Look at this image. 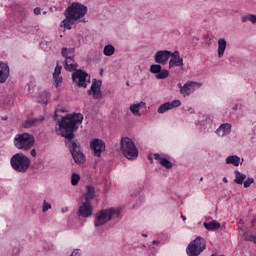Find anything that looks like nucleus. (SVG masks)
I'll return each mask as SVG.
<instances>
[{"label": "nucleus", "mask_w": 256, "mask_h": 256, "mask_svg": "<svg viewBox=\"0 0 256 256\" xmlns=\"http://www.w3.org/2000/svg\"><path fill=\"white\" fill-rule=\"evenodd\" d=\"M81 123H83V114L81 113L68 114L62 117L59 122L61 136L67 139L68 143H71L75 137L74 133L79 129L78 125Z\"/></svg>", "instance_id": "f257e3e1"}, {"label": "nucleus", "mask_w": 256, "mask_h": 256, "mask_svg": "<svg viewBox=\"0 0 256 256\" xmlns=\"http://www.w3.org/2000/svg\"><path fill=\"white\" fill-rule=\"evenodd\" d=\"M10 165L17 173H26L29 167H31V159L23 153H17L11 157Z\"/></svg>", "instance_id": "f03ea898"}, {"label": "nucleus", "mask_w": 256, "mask_h": 256, "mask_svg": "<svg viewBox=\"0 0 256 256\" xmlns=\"http://www.w3.org/2000/svg\"><path fill=\"white\" fill-rule=\"evenodd\" d=\"M120 149L124 157L133 161L139 157V150H137V146H135V142L129 137H124L120 141Z\"/></svg>", "instance_id": "7ed1b4c3"}, {"label": "nucleus", "mask_w": 256, "mask_h": 256, "mask_svg": "<svg viewBox=\"0 0 256 256\" xmlns=\"http://www.w3.org/2000/svg\"><path fill=\"white\" fill-rule=\"evenodd\" d=\"M14 145L16 149L29 151L35 145V137L27 132L17 134L14 137Z\"/></svg>", "instance_id": "20e7f679"}, {"label": "nucleus", "mask_w": 256, "mask_h": 256, "mask_svg": "<svg viewBox=\"0 0 256 256\" xmlns=\"http://www.w3.org/2000/svg\"><path fill=\"white\" fill-rule=\"evenodd\" d=\"M85 15H87V6L79 2L72 3L65 11L66 19H73V21H79Z\"/></svg>", "instance_id": "39448f33"}, {"label": "nucleus", "mask_w": 256, "mask_h": 256, "mask_svg": "<svg viewBox=\"0 0 256 256\" xmlns=\"http://www.w3.org/2000/svg\"><path fill=\"white\" fill-rule=\"evenodd\" d=\"M119 210L115 208H109L105 210H101L95 219V227H101V225H105V223L111 221V219H117L119 217Z\"/></svg>", "instance_id": "423d86ee"}, {"label": "nucleus", "mask_w": 256, "mask_h": 256, "mask_svg": "<svg viewBox=\"0 0 256 256\" xmlns=\"http://www.w3.org/2000/svg\"><path fill=\"white\" fill-rule=\"evenodd\" d=\"M207 247V242L204 240L203 237L198 236L196 239L188 245L186 252L189 256H198L205 251Z\"/></svg>", "instance_id": "0eeeda50"}, {"label": "nucleus", "mask_w": 256, "mask_h": 256, "mask_svg": "<svg viewBox=\"0 0 256 256\" xmlns=\"http://www.w3.org/2000/svg\"><path fill=\"white\" fill-rule=\"evenodd\" d=\"M62 57L65 58L64 69L66 71H76L77 64L75 63V48H62Z\"/></svg>", "instance_id": "6e6552de"}, {"label": "nucleus", "mask_w": 256, "mask_h": 256, "mask_svg": "<svg viewBox=\"0 0 256 256\" xmlns=\"http://www.w3.org/2000/svg\"><path fill=\"white\" fill-rule=\"evenodd\" d=\"M72 81L76 83L77 87L87 89V85L91 83V76L83 70H74L72 73Z\"/></svg>", "instance_id": "1a4fd4ad"}, {"label": "nucleus", "mask_w": 256, "mask_h": 256, "mask_svg": "<svg viewBox=\"0 0 256 256\" xmlns=\"http://www.w3.org/2000/svg\"><path fill=\"white\" fill-rule=\"evenodd\" d=\"M67 145L70 149V153L78 165H82V163H85V154L81 151V146L77 144L75 141L67 142Z\"/></svg>", "instance_id": "9d476101"}, {"label": "nucleus", "mask_w": 256, "mask_h": 256, "mask_svg": "<svg viewBox=\"0 0 256 256\" xmlns=\"http://www.w3.org/2000/svg\"><path fill=\"white\" fill-rule=\"evenodd\" d=\"M178 87L180 89L181 95L183 97H189L191 93H195L197 89H201L203 87V83L201 82H195V81H188L184 85H181V83H178Z\"/></svg>", "instance_id": "9b49d317"}, {"label": "nucleus", "mask_w": 256, "mask_h": 256, "mask_svg": "<svg viewBox=\"0 0 256 256\" xmlns=\"http://www.w3.org/2000/svg\"><path fill=\"white\" fill-rule=\"evenodd\" d=\"M90 149H92L94 157H101V153L105 151V142L101 139L95 138L90 142Z\"/></svg>", "instance_id": "f8f14e48"}, {"label": "nucleus", "mask_w": 256, "mask_h": 256, "mask_svg": "<svg viewBox=\"0 0 256 256\" xmlns=\"http://www.w3.org/2000/svg\"><path fill=\"white\" fill-rule=\"evenodd\" d=\"M169 59H171V51L169 50H160L154 56L155 63L159 65H167Z\"/></svg>", "instance_id": "ddd939ff"}, {"label": "nucleus", "mask_w": 256, "mask_h": 256, "mask_svg": "<svg viewBox=\"0 0 256 256\" xmlns=\"http://www.w3.org/2000/svg\"><path fill=\"white\" fill-rule=\"evenodd\" d=\"M91 215H93V206L91 205V202L85 200L78 209V216L87 218L91 217Z\"/></svg>", "instance_id": "4468645a"}, {"label": "nucleus", "mask_w": 256, "mask_h": 256, "mask_svg": "<svg viewBox=\"0 0 256 256\" xmlns=\"http://www.w3.org/2000/svg\"><path fill=\"white\" fill-rule=\"evenodd\" d=\"M101 80L96 81L95 79L92 82V85L90 87V90L88 91V95H92L93 99H101Z\"/></svg>", "instance_id": "2eb2a0df"}, {"label": "nucleus", "mask_w": 256, "mask_h": 256, "mask_svg": "<svg viewBox=\"0 0 256 256\" xmlns=\"http://www.w3.org/2000/svg\"><path fill=\"white\" fill-rule=\"evenodd\" d=\"M177 107H181V100H173L172 102H166L158 107V113H167V111H171V109H177Z\"/></svg>", "instance_id": "dca6fc26"}, {"label": "nucleus", "mask_w": 256, "mask_h": 256, "mask_svg": "<svg viewBox=\"0 0 256 256\" xmlns=\"http://www.w3.org/2000/svg\"><path fill=\"white\" fill-rule=\"evenodd\" d=\"M183 65V58L179 55V51L171 52L169 69H173V67H183Z\"/></svg>", "instance_id": "f3484780"}, {"label": "nucleus", "mask_w": 256, "mask_h": 256, "mask_svg": "<svg viewBox=\"0 0 256 256\" xmlns=\"http://www.w3.org/2000/svg\"><path fill=\"white\" fill-rule=\"evenodd\" d=\"M231 127L232 126L229 123L221 124L216 130V135H218V137H225L229 135L231 133Z\"/></svg>", "instance_id": "a211bd4d"}, {"label": "nucleus", "mask_w": 256, "mask_h": 256, "mask_svg": "<svg viewBox=\"0 0 256 256\" xmlns=\"http://www.w3.org/2000/svg\"><path fill=\"white\" fill-rule=\"evenodd\" d=\"M9 79V66L0 62V83H5Z\"/></svg>", "instance_id": "6ab92c4d"}, {"label": "nucleus", "mask_w": 256, "mask_h": 256, "mask_svg": "<svg viewBox=\"0 0 256 256\" xmlns=\"http://www.w3.org/2000/svg\"><path fill=\"white\" fill-rule=\"evenodd\" d=\"M43 121H45V117L43 116H40L39 118H31L24 122L23 127L29 129V127L39 125L40 123H43Z\"/></svg>", "instance_id": "aec40b11"}, {"label": "nucleus", "mask_w": 256, "mask_h": 256, "mask_svg": "<svg viewBox=\"0 0 256 256\" xmlns=\"http://www.w3.org/2000/svg\"><path fill=\"white\" fill-rule=\"evenodd\" d=\"M61 69H63V67L57 64L53 73L54 85L56 88L59 87V84L63 82V78L60 76Z\"/></svg>", "instance_id": "412c9836"}, {"label": "nucleus", "mask_w": 256, "mask_h": 256, "mask_svg": "<svg viewBox=\"0 0 256 256\" xmlns=\"http://www.w3.org/2000/svg\"><path fill=\"white\" fill-rule=\"evenodd\" d=\"M154 159L159 161L160 165L165 167V169H173V163L168 159L161 157V154H154Z\"/></svg>", "instance_id": "4be33fe9"}, {"label": "nucleus", "mask_w": 256, "mask_h": 256, "mask_svg": "<svg viewBox=\"0 0 256 256\" xmlns=\"http://www.w3.org/2000/svg\"><path fill=\"white\" fill-rule=\"evenodd\" d=\"M203 226L207 231H217L221 229V223L217 222L216 220H212L211 222H204Z\"/></svg>", "instance_id": "5701e85b"}, {"label": "nucleus", "mask_w": 256, "mask_h": 256, "mask_svg": "<svg viewBox=\"0 0 256 256\" xmlns=\"http://www.w3.org/2000/svg\"><path fill=\"white\" fill-rule=\"evenodd\" d=\"M227 49V40L225 38H220L218 40V57H223L225 55V50Z\"/></svg>", "instance_id": "b1692460"}, {"label": "nucleus", "mask_w": 256, "mask_h": 256, "mask_svg": "<svg viewBox=\"0 0 256 256\" xmlns=\"http://www.w3.org/2000/svg\"><path fill=\"white\" fill-rule=\"evenodd\" d=\"M145 102H140L137 104L130 105V111L133 113V115H137L138 117H141V113L139 111L145 107Z\"/></svg>", "instance_id": "393cba45"}, {"label": "nucleus", "mask_w": 256, "mask_h": 256, "mask_svg": "<svg viewBox=\"0 0 256 256\" xmlns=\"http://www.w3.org/2000/svg\"><path fill=\"white\" fill-rule=\"evenodd\" d=\"M234 175H235L234 183H236L237 185H243L244 181L247 179V175L241 173L238 170L234 171Z\"/></svg>", "instance_id": "a878e982"}, {"label": "nucleus", "mask_w": 256, "mask_h": 256, "mask_svg": "<svg viewBox=\"0 0 256 256\" xmlns=\"http://www.w3.org/2000/svg\"><path fill=\"white\" fill-rule=\"evenodd\" d=\"M239 163H241V158L237 155L228 156L226 158L227 165H234V167H239Z\"/></svg>", "instance_id": "bb28decb"}, {"label": "nucleus", "mask_w": 256, "mask_h": 256, "mask_svg": "<svg viewBox=\"0 0 256 256\" xmlns=\"http://www.w3.org/2000/svg\"><path fill=\"white\" fill-rule=\"evenodd\" d=\"M86 189L85 201L91 202V199H95V188L92 185H89Z\"/></svg>", "instance_id": "cd10ccee"}, {"label": "nucleus", "mask_w": 256, "mask_h": 256, "mask_svg": "<svg viewBox=\"0 0 256 256\" xmlns=\"http://www.w3.org/2000/svg\"><path fill=\"white\" fill-rule=\"evenodd\" d=\"M103 53L106 57H111V55L115 54V46L108 44L104 47Z\"/></svg>", "instance_id": "c85d7f7f"}, {"label": "nucleus", "mask_w": 256, "mask_h": 256, "mask_svg": "<svg viewBox=\"0 0 256 256\" xmlns=\"http://www.w3.org/2000/svg\"><path fill=\"white\" fill-rule=\"evenodd\" d=\"M247 21H250L251 23H256V15L249 14L247 16L242 17V23H247Z\"/></svg>", "instance_id": "c756f323"}, {"label": "nucleus", "mask_w": 256, "mask_h": 256, "mask_svg": "<svg viewBox=\"0 0 256 256\" xmlns=\"http://www.w3.org/2000/svg\"><path fill=\"white\" fill-rule=\"evenodd\" d=\"M167 77H169V71L166 69L160 70V72L156 74V79H167Z\"/></svg>", "instance_id": "7c9ffc66"}, {"label": "nucleus", "mask_w": 256, "mask_h": 256, "mask_svg": "<svg viewBox=\"0 0 256 256\" xmlns=\"http://www.w3.org/2000/svg\"><path fill=\"white\" fill-rule=\"evenodd\" d=\"M79 181H81V176L77 173H73L71 176V185H79Z\"/></svg>", "instance_id": "2f4dec72"}, {"label": "nucleus", "mask_w": 256, "mask_h": 256, "mask_svg": "<svg viewBox=\"0 0 256 256\" xmlns=\"http://www.w3.org/2000/svg\"><path fill=\"white\" fill-rule=\"evenodd\" d=\"M73 20L71 18H66L65 20L62 21V25L64 26V29H71V26L73 25Z\"/></svg>", "instance_id": "473e14b6"}, {"label": "nucleus", "mask_w": 256, "mask_h": 256, "mask_svg": "<svg viewBox=\"0 0 256 256\" xmlns=\"http://www.w3.org/2000/svg\"><path fill=\"white\" fill-rule=\"evenodd\" d=\"M161 71V65L153 64L150 66V73L157 75Z\"/></svg>", "instance_id": "72a5a7b5"}, {"label": "nucleus", "mask_w": 256, "mask_h": 256, "mask_svg": "<svg viewBox=\"0 0 256 256\" xmlns=\"http://www.w3.org/2000/svg\"><path fill=\"white\" fill-rule=\"evenodd\" d=\"M243 183H244V188H245V189H249V187H251V185H253V183H255V179H253V178H248V179L245 180Z\"/></svg>", "instance_id": "f704fd0d"}, {"label": "nucleus", "mask_w": 256, "mask_h": 256, "mask_svg": "<svg viewBox=\"0 0 256 256\" xmlns=\"http://www.w3.org/2000/svg\"><path fill=\"white\" fill-rule=\"evenodd\" d=\"M48 209H51V204L47 203V201L44 200V202H43V207H42L43 213H46V211H47Z\"/></svg>", "instance_id": "c9c22d12"}, {"label": "nucleus", "mask_w": 256, "mask_h": 256, "mask_svg": "<svg viewBox=\"0 0 256 256\" xmlns=\"http://www.w3.org/2000/svg\"><path fill=\"white\" fill-rule=\"evenodd\" d=\"M59 113H63V109L57 108L55 111L54 119L57 121V118L59 117Z\"/></svg>", "instance_id": "e433bc0d"}, {"label": "nucleus", "mask_w": 256, "mask_h": 256, "mask_svg": "<svg viewBox=\"0 0 256 256\" xmlns=\"http://www.w3.org/2000/svg\"><path fill=\"white\" fill-rule=\"evenodd\" d=\"M34 15H41V8L36 7V8L34 9Z\"/></svg>", "instance_id": "4c0bfd02"}, {"label": "nucleus", "mask_w": 256, "mask_h": 256, "mask_svg": "<svg viewBox=\"0 0 256 256\" xmlns=\"http://www.w3.org/2000/svg\"><path fill=\"white\" fill-rule=\"evenodd\" d=\"M71 256H81V253L79 252V250H74V251L71 253Z\"/></svg>", "instance_id": "58836bf2"}, {"label": "nucleus", "mask_w": 256, "mask_h": 256, "mask_svg": "<svg viewBox=\"0 0 256 256\" xmlns=\"http://www.w3.org/2000/svg\"><path fill=\"white\" fill-rule=\"evenodd\" d=\"M30 154L32 155V157H37V151L35 149H32Z\"/></svg>", "instance_id": "ea45409f"}, {"label": "nucleus", "mask_w": 256, "mask_h": 256, "mask_svg": "<svg viewBox=\"0 0 256 256\" xmlns=\"http://www.w3.org/2000/svg\"><path fill=\"white\" fill-rule=\"evenodd\" d=\"M62 213H67V211H69V208L68 207H63L61 209Z\"/></svg>", "instance_id": "a19ab883"}, {"label": "nucleus", "mask_w": 256, "mask_h": 256, "mask_svg": "<svg viewBox=\"0 0 256 256\" xmlns=\"http://www.w3.org/2000/svg\"><path fill=\"white\" fill-rule=\"evenodd\" d=\"M152 243H153V245H159L160 242H159V240H154Z\"/></svg>", "instance_id": "79ce46f5"}, {"label": "nucleus", "mask_w": 256, "mask_h": 256, "mask_svg": "<svg viewBox=\"0 0 256 256\" xmlns=\"http://www.w3.org/2000/svg\"><path fill=\"white\" fill-rule=\"evenodd\" d=\"M222 181L223 183H228L227 177H224Z\"/></svg>", "instance_id": "37998d69"}, {"label": "nucleus", "mask_w": 256, "mask_h": 256, "mask_svg": "<svg viewBox=\"0 0 256 256\" xmlns=\"http://www.w3.org/2000/svg\"><path fill=\"white\" fill-rule=\"evenodd\" d=\"M43 103H44L45 105H47V98H45V99L43 100Z\"/></svg>", "instance_id": "c03bdc74"}, {"label": "nucleus", "mask_w": 256, "mask_h": 256, "mask_svg": "<svg viewBox=\"0 0 256 256\" xmlns=\"http://www.w3.org/2000/svg\"><path fill=\"white\" fill-rule=\"evenodd\" d=\"M181 217H182L183 221H187V217H185V216H181Z\"/></svg>", "instance_id": "a18cd8bd"}, {"label": "nucleus", "mask_w": 256, "mask_h": 256, "mask_svg": "<svg viewBox=\"0 0 256 256\" xmlns=\"http://www.w3.org/2000/svg\"><path fill=\"white\" fill-rule=\"evenodd\" d=\"M237 107H238L237 105L234 106V108H233L234 111H237Z\"/></svg>", "instance_id": "49530a36"}, {"label": "nucleus", "mask_w": 256, "mask_h": 256, "mask_svg": "<svg viewBox=\"0 0 256 256\" xmlns=\"http://www.w3.org/2000/svg\"><path fill=\"white\" fill-rule=\"evenodd\" d=\"M211 256H225V255L212 254Z\"/></svg>", "instance_id": "de8ad7c7"}, {"label": "nucleus", "mask_w": 256, "mask_h": 256, "mask_svg": "<svg viewBox=\"0 0 256 256\" xmlns=\"http://www.w3.org/2000/svg\"><path fill=\"white\" fill-rule=\"evenodd\" d=\"M148 159H149V161H151V162L153 161V158H151V157H149Z\"/></svg>", "instance_id": "09e8293b"}, {"label": "nucleus", "mask_w": 256, "mask_h": 256, "mask_svg": "<svg viewBox=\"0 0 256 256\" xmlns=\"http://www.w3.org/2000/svg\"><path fill=\"white\" fill-rule=\"evenodd\" d=\"M142 237H147V234H142Z\"/></svg>", "instance_id": "8fccbe9b"}, {"label": "nucleus", "mask_w": 256, "mask_h": 256, "mask_svg": "<svg viewBox=\"0 0 256 256\" xmlns=\"http://www.w3.org/2000/svg\"><path fill=\"white\" fill-rule=\"evenodd\" d=\"M3 121H7V117L3 118Z\"/></svg>", "instance_id": "3c124183"}, {"label": "nucleus", "mask_w": 256, "mask_h": 256, "mask_svg": "<svg viewBox=\"0 0 256 256\" xmlns=\"http://www.w3.org/2000/svg\"><path fill=\"white\" fill-rule=\"evenodd\" d=\"M200 181H203V177L200 178Z\"/></svg>", "instance_id": "603ef678"}, {"label": "nucleus", "mask_w": 256, "mask_h": 256, "mask_svg": "<svg viewBox=\"0 0 256 256\" xmlns=\"http://www.w3.org/2000/svg\"><path fill=\"white\" fill-rule=\"evenodd\" d=\"M256 220H253L252 223H255Z\"/></svg>", "instance_id": "864d4df0"}, {"label": "nucleus", "mask_w": 256, "mask_h": 256, "mask_svg": "<svg viewBox=\"0 0 256 256\" xmlns=\"http://www.w3.org/2000/svg\"><path fill=\"white\" fill-rule=\"evenodd\" d=\"M126 85H129V82H127Z\"/></svg>", "instance_id": "5fc2aeb1"}]
</instances>
